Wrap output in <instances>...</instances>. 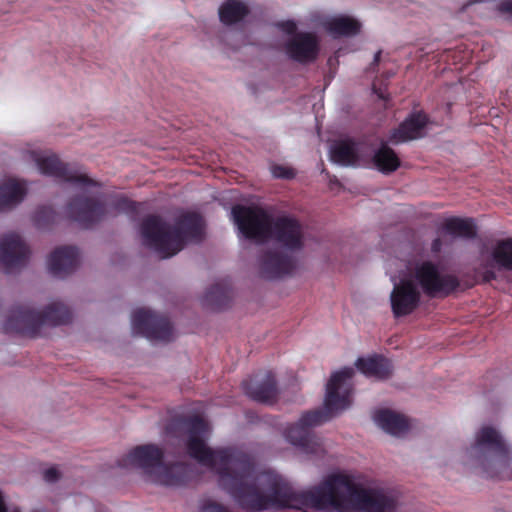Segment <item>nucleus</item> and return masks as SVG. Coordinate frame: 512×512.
<instances>
[{"mask_svg":"<svg viewBox=\"0 0 512 512\" xmlns=\"http://www.w3.org/2000/svg\"><path fill=\"white\" fill-rule=\"evenodd\" d=\"M180 429L189 455L216 471L221 485L244 506L259 510L293 508L337 512H391L396 507V499L390 491L367 486L358 476L347 472L333 473L310 490L290 491L279 475L272 471L256 472L245 456L211 450L206 444L209 427L202 418L184 421Z\"/></svg>","mask_w":512,"mask_h":512,"instance_id":"obj_1","label":"nucleus"},{"mask_svg":"<svg viewBox=\"0 0 512 512\" xmlns=\"http://www.w3.org/2000/svg\"><path fill=\"white\" fill-rule=\"evenodd\" d=\"M458 282L453 275L441 270L427 260L412 262L400 279L394 282L390 303L394 316L412 313L419 305L421 292L429 295H446L453 291Z\"/></svg>","mask_w":512,"mask_h":512,"instance_id":"obj_2","label":"nucleus"},{"mask_svg":"<svg viewBox=\"0 0 512 512\" xmlns=\"http://www.w3.org/2000/svg\"><path fill=\"white\" fill-rule=\"evenodd\" d=\"M231 215L238 230L246 238L262 242L273 238L286 252L303 249L305 238L299 223L292 218L281 217L275 222L261 207L236 205Z\"/></svg>","mask_w":512,"mask_h":512,"instance_id":"obj_3","label":"nucleus"},{"mask_svg":"<svg viewBox=\"0 0 512 512\" xmlns=\"http://www.w3.org/2000/svg\"><path fill=\"white\" fill-rule=\"evenodd\" d=\"M203 235L204 222L196 213L182 215L174 225L151 216L141 226L143 244L154 249L162 258L175 255L188 243L200 241Z\"/></svg>","mask_w":512,"mask_h":512,"instance_id":"obj_4","label":"nucleus"},{"mask_svg":"<svg viewBox=\"0 0 512 512\" xmlns=\"http://www.w3.org/2000/svg\"><path fill=\"white\" fill-rule=\"evenodd\" d=\"M353 374L352 368L345 367L331 375L326 386L324 411L305 413L287 432L288 439L294 445L305 447L308 450V445L312 442L308 430L324 423L350 406Z\"/></svg>","mask_w":512,"mask_h":512,"instance_id":"obj_5","label":"nucleus"},{"mask_svg":"<svg viewBox=\"0 0 512 512\" xmlns=\"http://www.w3.org/2000/svg\"><path fill=\"white\" fill-rule=\"evenodd\" d=\"M462 461L471 468L486 472L499 471L508 466L510 449L495 428L482 426L464 451Z\"/></svg>","mask_w":512,"mask_h":512,"instance_id":"obj_6","label":"nucleus"},{"mask_svg":"<svg viewBox=\"0 0 512 512\" xmlns=\"http://www.w3.org/2000/svg\"><path fill=\"white\" fill-rule=\"evenodd\" d=\"M68 320L69 311L60 302H51L41 309H36L29 304H22L9 311L4 328L11 332L36 335L43 328L58 326Z\"/></svg>","mask_w":512,"mask_h":512,"instance_id":"obj_7","label":"nucleus"},{"mask_svg":"<svg viewBox=\"0 0 512 512\" xmlns=\"http://www.w3.org/2000/svg\"><path fill=\"white\" fill-rule=\"evenodd\" d=\"M163 452L155 445H142L132 449L120 461L126 469L140 470L149 481L175 486L183 482L180 465L167 466L162 461Z\"/></svg>","mask_w":512,"mask_h":512,"instance_id":"obj_8","label":"nucleus"},{"mask_svg":"<svg viewBox=\"0 0 512 512\" xmlns=\"http://www.w3.org/2000/svg\"><path fill=\"white\" fill-rule=\"evenodd\" d=\"M306 23L333 38L355 37L363 28L362 21L351 14L330 13L322 9L310 10L306 15Z\"/></svg>","mask_w":512,"mask_h":512,"instance_id":"obj_9","label":"nucleus"},{"mask_svg":"<svg viewBox=\"0 0 512 512\" xmlns=\"http://www.w3.org/2000/svg\"><path fill=\"white\" fill-rule=\"evenodd\" d=\"M131 324L134 333L150 341H169L173 336L169 321L144 307L133 311Z\"/></svg>","mask_w":512,"mask_h":512,"instance_id":"obj_10","label":"nucleus"},{"mask_svg":"<svg viewBox=\"0 0 512 512\" xmlns=\"http://www.w3.org/2000/svg\"><path fill=\"white\" fill-rule=\"evenodd\" d=\"M285 52L299 63L313 62L320 52V38L314 32H298L286 41Z\"/></svg>","mask_w":512,"mask_h":512,"instance_id":"obj_11","label":"nucleus"},{"mask_svg":"<svg viewBox=\"0 0 512 512\" xmlns=\"http://www.w3.org/2000/svg\"><path fill=\"white\" fill-rule=\"evenodd\" d=\"M29 256L30 249L20 235L9 233L0 237V265L7 271L23 266Z\"/></svg>","mask_w":512,"mask_h":512,"instance_id":"obj_12","label":"nucleus"},{"mask_svg":"<svg viewBox=\"0 0 512 512\" xmlns=\"http://www.w3.org/2000/svg\"><path fill=\"white\" fill-rule=\"evenodd\" d=\"M106 212L104 205L96 198L83 194L68 206V214L85 227L101 220Z\"/></svg>","mask_w":512,"mask_h":512,"instance_id":"obj_13","label":"nucleus"},{"mask_svg":"<svg viewBox=\"0 0 512 512\" xmlns=\"http://www.w3.org/2000/svg\"><path fill=\"white\" fill-rule=\"evenodd\" d=\"M365 146L350 139H340L330 146V159L342 166H356L362 162Z\"/></svg>","mask_w":512,"mask_h":512,"instance_id":"obj_14","label":"nucleus"},{"mask_svg":"<svg viewBox=\"0 0 512 512\" xmlns=\"http://www.w3.org/2000/svg\"><path fill=\"white\" fill-rule=\"evenodd\" d=\"M23 159L35 164L39 172L44 175L57 178L66 175V166L51 152L29 149L23 152Z\"/></svg>","mask_w":512,"mask_h":512,"instance_id":"obj_15","label":"nucleus"},{"mask_svg":"<svg viewBox=\"0 0 512 512\" xmlns=\"http://www.w3.org/2000/svg\"><path fill=\"white\" fill-rule=\"evenodd\" d=\"M79 253L74 247H60L55 249L47 259L49 272L56 277H64L72 272L78 265Z\"/></svg>","mask_w":512,"mask_h":512,"instance_id":"obj_16","label":"nucleus"},{"mask_svg":"<svg viewBox=\"0 0 512 512\" xmlns=\"http://www.w3.org/2000/svg\"><path fill=\"white\" fill-rule=\"evenodd\" d=\"M426 116L416 113L407 118L397 129L390 134L389 140L399 144L423 137L426 134Z\"/></svg>","mask_w":512,"mask_h":512,"instance_id":"obj_17","label":"nucleus"},{"mask_svg":"<svg viewBox=\"0 0 512 512\" xmlns=\"http://www.w3.org/2000/svg\"><path fill=\"white\" fill-rule=\"evenodd\" d=\"M373 419L379 428L392 436L402 437L410 429L408 419L404 415L391 410L377 411Z\"/></svg>","mask_w":512,"mask_h":512,"instance_id":"obj_18","label":"nucleus"},{"mask_svg":"<svg viewBox=\"0 0 512 512\" xmlns=\"http://www.w3.org/2000/svg\"><path fill=\"white\" fill-rule=\"evenodd\" d=\"M27 184L23 180L8 178L0 182V211L10 209L23 201Z\"/></svg>","mask_w":512,"mask_h":512,"instance_id":"obj_19","label":"nucleus"},{"mask_svg":"<svg viewBox=\"0 0 512 512\" xmlns=\"http://www.w3.org/2000/svg\"><path fill=\"white\" fill-rule=\"evenodd\" d=\"M251 12V7L244 0H225L218 8L219 20L223 25L231 26L245 20Z\"/></svg>","mask_w":512,"mask_h":512,"instance_id":"obj_20","label":"nucleus"},{"mask_svg":"<svg viewBox=\"0 0 512 512\" xmlns=\"http://www.w3.org/2000/svg\"><path fill=\"white\" fill-rule=\"evenodd\" d=\"M356 366L363 374L379 379L388 377L392 370L391 363L379 355L359 358Z\"/></svg>","mask_w":512,"mask_h":512,"instance_id":"obj_21","label":"nucleus"},{"mask_svg":"<svg viewBox=\"0 0 512 512\" xmlns=\"http://www.w3.org/2000/svg\"><path fill=\"white\" fill-rule=\"evenodd\" d=\"M245 393L252 399L260 402L271 401L276 395V385L271 374H267L263 383L259 381L244 382Z\"/></svg>","mask_w":512,"mask_h":512,"instance_id":"obj_22","label":"nucleus"},{"mask_svg":"<svg viewBox=\"0 0 512 512\" xmlns=\"http://www.w3.org/2000/svg\"><path fill=\"white\" fill-rule=\"evenodd\" d=\"M261 269L267 278H276L290 271L291 262L287 256L268 254L262 260Z\"/></svg>","mask_w":512,"mask_h":512,"instance_id":"obj_23","label":"nucleus"},{"mask_svg":"<svg viewBox=\"0 0 512 512\" xmlns=\"http://www.w3.org/2000/svg\"><path fill=\"white\" fill-rule=\"evenodd\" d=\"M443 227L447 233L455 237L473 238L476 235V227L471 219L448 218Z\"/></svg>","mask_w":512,"mask_h":512,"instance_id":"obj_24","label":"nucleus"},{"mask_svg":"<svg viewBox=\"0 0 512 512\" xmlns=\"http://www.w3.org/2000/svg\"><path fill=\"white\" fill-rule=\"evenodd\" d=\"M373 162L377 169L382 173H390L395 171L400 161L395 152L386 145H382L374 154Z\"/></svg>","mask_w":512,"mask_h":512,"instance_id":"obj_25","label":"nucleus"},{"mask_svg":"<svg viewBox=\"0 0 512 512\" xmlns=\"http://www.w3.org/2000/svg\"><path fill=\"white\" fill-rule=\"evenodd\" d=\"M492 256L497 265L512 270V239L498 242Z\"/></svg>","mask_w":512,"mask_h":512,"instance_id":"obj_26","label":"nucleus"},{"mask_svg":"<svg viewBox=\"0 0 512 512\" xmlns=\"http://www.w3.org/2000/svg\"><path fill=\"white\" fill-rule=\"evenodd\" d=\"M270 170L275 178L292 179L296 175L294 169L286 165H272Z\"/></svg>","mask_w":512,"mask_h":512,"instance_id":"obj_27","label":"nucleus"},{"mask_svg":"<svg viewBox=\"0 0 512 512\" xmlns=\"http://www.w3.org/2000/svg\"><path fill=\"white\" fill-rule=\"evenodd\" d=\"M277 27L284 33L289 34L291 36L295 35L297 32L298 24L295 20L288 19L283 20L277 23Z\"/></svg>","mask_w":512,"mask_h":512,"instance_id":"obj_28","label":"nucleus"},{"mask_svg":"<svg viewBox=\"0 0 512 512\" xmlns=\"http://www.w3.org/2000/svg\"><path fill=\"white\" fill-rule=\"evenodd\" d=\"M0 512H21L15 504L9 503L4 493L0 490Z\"/></svg>","mask_w":512,"mask_h":512,"instance_id":"obj_29","label":"nucleus"},{"mask_svg":"<svg viewBox=\"0 0 512 512\" xmlns=\"http://www.w3.org/2000/svg\"><path fill=\"white\" fill-rule=\"evenodd\" d=\"M496 10L503 15L512 17V0H500L496 5Z\"/></svg>","mask_w":512,"mask_h":512,"instance_id":"obj_30","label":"nucleus"},{"mask_svg":"<svg viewBox=\"0 0 512 512\" xmlns=\"http://www.w3.org/2000/svg\"><path fill=\"white\" fill-rule=\"evenodd\" d=\"M59 478V471L57 468H49L44 472V479L47 482H54Z\"/></svg>","mask_w":512,"mask_h":512,"instance_id":"obj_31","label":"nucleus"},{"mask_svg":"<svg viewBox=\"0 0 512 512\" xmlns=\"http://www.w3.org/2000/svg\"><path fill=\"white\" fill-rule=\"evenodd\" d=\"M202 512H228L227 509L217 503H210L203 508Z\"/></svg>","mask_w":512,"mask_h":512,"instance_id":"obj_32","label":"nucleus"},{"mask_svg":"<svg viewBox=\"0 0 512 512\" xmlns=\"http://www.w3.org/2000/svg\"><path fill=\"white\" fill-rule=\"evenodd\" d=\"M380 55H381V52H380V51H379V52H377V53L375 54L374 62H376V63H377V62L379 61V59H380Z\"/></svg>","mask_w":512,"mask_h":512,"instance_id":"obj_33","label":"nucleus"},{"mask_svg":"<svg viewBox=\"0 0 512 512\" xmlns=\"http://www.w3.org/2000/svg\"><path fill=\"white\" fill-rule=\"evenodd\" d=\"M486 278H487V279H488V278H494V275H493L492 273H491V274H488V275L486 276Z\"/></svg>","mask_w":512,"mask_h":512,"instance_id":"obj_34","label":"nucleus"}]
</instances>
